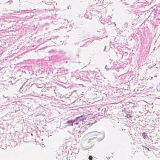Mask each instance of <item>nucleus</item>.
Returning <instances> with one entry per match:
<instances>
[{"label":"nucleus","mask_w":160,"mask_h":160,"mask_svg":"<svg viewBox=\"0 0 160 160\" xmlns=\"http://www.w3.org/2000/svg\"><path fill=\"white\" fill-rule=\"evenodd\" d=\"M92 135L93 136H97V137H94L91 138L89 139L90 140H93L95 138H99L98 140H99V141H100L103 139L104 137V135L102 133L98 132H92Z\"/></svg>","instance_id":"nucleus-1"},{"label":"nucleus","mask_w":160,"mask_h":160,"mask_svg":"<svg viewBox=\"0 0 160 160\" xmlns=\"http://www.w3.org/2000/svg\"><path fill=\"white\" fill-rule=\"evenodd\" d=\"M102 17H103V16H101L100 17V19H99V20L100 21L101 23L103 24H107L108 25H109L110 24V22H109V20L106 18L105 20H103L102 19Z\"/></svg>","instance_id":"nucleus-2"},{"label":"nucleus","mask_w":160,"mask_h":160,"mask_svg":"<svg viewBox=\"0 0 160 160\" xmlns=\"http://www.w3.org/2000/svg\"><path fill=\"white\" fill-rule=\"evenodd\" d=\"M76 121V120H68L66 121L65 123L68 124V125H67L66 126H70L71 125L73 126V124L74 123V124H77L78 123L77 122L75 123V122Z\"/></svg>","instance_id":"nucleus-3"},{"label":"nucleus","mask_w":160,"mask_h":160,"mask_svg":"<svg viewBox=\"0 0 160 160\" xmlns=\"http://www.w3.org/2000/svg\"><path fill=\"white\" fill-rule=\"evenodd\" d=\"M101 12H99L98 11H92L91 14H94L95 16H97L98 17H99V15H101Z\"/></svg>","instance_id":"nucleus-4"},{"label":"nucleus","mask_w":160,"mask_h":160,"mask_svg":"<svg viewBox=\"0 0 160 160\" xmlns=\"http://www.w3.org/2000/svg\"><path fill=\"white\" fill-rule=\"evenodd\" d=\"M112 64L111 63H110L105 66V68L107 69H111L112 67Z\"/></svg>","instance_id":"nucleus-5"},{"label":"nucleus","mask_w":160,"mask_h":160,"mask_svg":"<svg viewBox=\"0 0 160 160\" xmlns=\"http://www.w3.org/2000/svg\"><path fill=\"white\" fill-rule=\"evenodd\" d=\"M78 121H81L86 119V117L85 116H82L80 117H78L76 118Z\"/></svg>","instance_id":"nucleus-6"},{"label":"nucleus","mask_w":160,"mask_h":160,"mask_svg":"<svg viewBox=\"0 0 160 160\" xmlns=\"http://www.w3.org/2000/svg\"><path fill=\"white\" fill-rule=\"evenodd\" d=\"M142 136H143V138L145 139H147L148 138V135H147L146 133L145 132H143L142 133Z\"/></svg>","instance_id":"nucleus-7"},{"label":"nucleus","mask_w":160,"mask_h":160,"mask_svg":"<svg viewBox=\"0 0 160 160\" xmlns=\"http://www.w3.org/2000/svg\"><path fill=\"white\" fill-rule=\"evenodd\" d=\"M128 24L127 22H126L124 23V27L125 28H127L128 27Z\"/></svg>","instance_id":"nucleus-8"},{"label":"nucleus","mask_w":160,"mask_h":160,"mask_svg":"<svg viewBox=\"0 0 160 160\" xmlns=\"http://www.w3.org/2000/svg\"><path fill=\"white\" fill-rule=\"evenodd\" d=\"M93 158L92 156L90 155L88 157V159L89 160H92V159Z\"/></svg>","instance_id":"nucleus-9"},{"label":"nucleus","mask_w":160,"mask_h":160,"mask_svg":"<svg viewBox=\"0 0 160 160\" xmlns=\"http://www.w3.org/2000/svg\"><path fill=\"white\" fill-rule=\"evenodd\" d=\"M80 53V51H78V52L77 53H76V56H78V58H79V53Z\"/></svg>","instance_id":"nucleus-10"},{"label":"nucleus","mask_w":160,"mask_h":160,"mask_svg":"<svg viewBox=\"0 0 160 160\" xmlns=\"http://www.w3.org/2000/svg\"><path fill=\"white\" fill-rule=\"evenodd\" d=\"M128 118H130L131 117V116L129 114H127L126 116Z\"/></svg>","instance_id":"nucleus-11"},{"label":"nucleus","mask_w":160,"mask_h":160,"mask_svg":"<svg viewBox=\"0 0 160 160\" xmlns=\"http://www.w3.org/2000/svg\"><path fill=\"white\" fill-rule=\"evenodd\" d=\"M82 129H80V130L79 131V132L80 133L81 132L82 133H83V130L81 131Z\"/></svg>","instance_id":"nucleus-12"},{"label":"nucleus","mask_w":160,"mask_h":160,"mask_svg":"<svg viewBox=\"0 0 160 160\" xmlns=\"http://www.w3.org/2000/svg\"><path fill=\"white\" fill-rule=\"evenodd\" d=\"M75 120H76V121L75 122V123L77 122L78 123V124H78V123L77 122V121H78V120L77 119V118H76V119H75Z\"/></svg>","instance_id":"nucleus-13"},{"label":"nucleus","mask_w":160,"mask_h":160,"mask_svg":"<svg viewBox=\"0 0 160 160\" xmlns=\"http://www.w3.org/2000/svg\"><path fill=\"white\" fill-rule=\"evenodd\" d=\"M111 24H114V26H116V24L115 23H111Z\"/></svg>","instance_id":"nucleus-14"},{"label":"nucleus","mask_w":160,"mask_h":160,"mask_svg":"<svg viewBox=\"0 0 160 160\" xmlns=\"http://www.w3.org/2000/svg\"><path fill=\"white\" fill-rule=\"evenodd\" d=\"M103 17H102V19L103 20H105V19L104 18H103Z\"/></svg>","instance_id":"nucleus-15"},{"label":"nucleus","mask_w":160,"mask_h":160,"mask_svg":"<svg viewBox=\"0 0 160 160\" xmlns=\"http://www.w3.org/2000/svg\"><path fill=\"white\" fill-rule=\"evenodd\" d=\"M105 48H106V46L105 47V48H104V49H105Z\"/></svg>","instance_id":"nucleus-16"}]
</instances>
